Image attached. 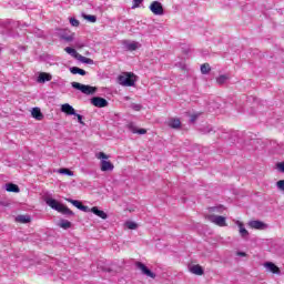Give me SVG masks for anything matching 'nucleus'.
<instances>
[{
    "label": "nucleus",
    "mask_w": 284,
    "mask_h": 284,
    "mask_svg": "<svg viewBox=\"0 0 284 284\" xmlns=\"http://www.w3.org/2000/svg\"><path fill=\"white\" fill-rule=\"evenodd\" d=\"M70 23L73 28H79V20L77 18H70Z\"/></svg>",
    "instance_id": "38"
},
{
    "label": "nucleus",
    "mask_w": 284,
    "mask_h": 284,
    "mask_svg": "<svg viewBox=\"0 0 284 284\" xmlns=\"http://www.w3.org/2000/svg\"><path fill=\"white\" fill-rule=\"evenodd\" d=\"M31 115L36 121H43V113L41 112V109L39 108H33L31 110Z\"/></svg>",
    "instance_id": "18"
},
{
    "label": "nucleus",
    "mask_w": 284,
    "mask_h": 284,
    "mask_svg": "<svg viewBox=\"0 0 284 284\" xmlns=\"http://www.w3.org/2000/svg\"><path fill=\"white\" fill-rule=\"evenodd\" d=\"M60 39H62V41H67V43H70L72 41H74V33H72V34L62 33L60 36Z\"/></svg>",
    "instance_id": "25"
},
{
    "label": "nucleus",
    "mask_w": 284,
    "mask_h": 284,
    "mask_svg": "<svg viewBox=\"0 0 284 284\" xmlns=\"http://www.w3.org/2000/svg\"><path fill=\"white\" fill-rule=\"evenodd\" d=\"M17 223H30V221H32V219L30 217V215H18L16 217Z\"/></svg>",
    "instance_id": "24"
},
{
    "label": "nucleus",
    "mask_w": 284,
    "mask_h": 284,
    "mask_svg": "<svg viewBox=\"0 0 284 284\" xmlns=\"http://www.w3.org/2000/svg\"><path fill=\"white\" fill-rule=\"evenodd\" d=\"M123 47L129 52H134V50H139V48H141V44L139 42H135V41L124 40L123 41Z\"/></svg>",
    "instance_id": "10"
},
{
    "label": "nucleus",
    "mask_w": 284,
    "mask_h": 284,
    "mask_svg": "<svg viewBox=\"0 0 284 284\" xmlns=\"http://www.w3.org/2000/svg\"><path fill=\"white\" fill-rule=\"evenodd\" d=\"M71 87L74 90H79L80 92H82V94H87V95L97 94V91H98L97 87H92L89 84H81L79 82H72Z\"/></svg>",
    "instance_id": "4"
},
{
    "label": "nucleus",
    "mask_w": 284,
    "mask_h": 284,
    "mask_svg": "<svg viewBox=\"0 0 284 284\" xmlns=\"http://www.w3.org/2000/svg\"><path fill=\"white\" fill-rule=\"evenodd\" d=\"M4 189L7 190V192H14V193H19L20 192L19 185L13 184V183H7L4 185Z\"/></svg>",
    "instance_id": "22"
},
{
    "label": "nucleus",
    "mask_w": 284,
    "mask_h": 284,
    "mask_svg": "<svg viewBox=\"0 0 284 284\" xmlns=\"http://www.w3.org/2000/svg\"><path fill=\"white\" fill-rule=\"evenodd\" d=\"M211 212H220V213H223V212H225V206L220 205V206L211 207Z\"/></svg>",
    "instance_id": "34"
},
{
    "label": "nucleus",
    "mask_w": 284,
    "mask_h": 284,
    "mask_svg": "<svg viewBox=\"0 0 284 284\" xmlns=\"http://www.w3.org/2000/svg\"><path fill=\"white\" fill-rule=\"evenodd\" d=\"M78 61H80L81 63H87L88 65H93L94 64V60L83 57V55H79Z\"/></svg>",
    "instance_id": "26"
},
{
    "label": "nucleus",
    "mask_w": 284,
    "mask_h": 284,
    "mask_svg": "<svg viewBox=\"0 0 284 284\" xmlns=\"http://www.w3.org/2000/svg\"><path fill=\"white\" fill-rule=\"evenodd\" d=\"M80 210H81V212H89V211H90V207H88V206L81 204V205H80Z\"/></svg>",
    "instance_id": "41"
},
{
    "label": "nucleus",
    "mask_w": 284,
    "mask_h": 284,
    "mask_svg": "<svg viewBox=\"0 0 284 284\" xmlns=\"http://www.w3.org/2000/svg\"><path fill=\"white\" fill-rule=\"evenodd\" d=\"M278 170H280L281 172H284V162L278 164Z\"/></svg>",
    "instance_id": "43"
},
{
    "label": "nucleus",
    "mask_w": 284,
    "mask_h": 284,
    "mask_svg": "<svg viewBox=\"0 0 284 284\" xmlns=\"http://www.w3.org/2000/svg\"><path fill=\"white\" fill-rule=\"evenodd\" d=\"M44 203L51 207V210H55V212H60V214H67L68 216H72L74 212H72L68 206L59 203V201L47 196L44 197Z\"/></svg>",
    "instance_id": "1"
},
{
    "label": "nucleus",
    "mask_w": 284,
    "mask_h": 284,
    "mask_svg": "<svg viewBox=\"0 0 284 284\" xmlns=\"http://www.w3.org/2000/svg\"><path fill=\"white\" fill-rule=\"evenodd\" d=\"M71 74H80V77H85L88 72L79 67H71L70 69Z\"/></svg>",
    "instance_id": "21"
},
{
    "label": "nucleus",
    "mask_w": 284,
    "mask_h": 284,
    "mask_svg": "<svg viewBox=\"0 0 284 284\" xmlns=\"http://www.w3.org/2000/svg\"><path fill=\"white\" fill-rule=\"evenodd\" d=\"M248 227H251V230H267V224L261 221H250Z\"/></svg>",
    "instance_id": "12"
},
{
    "label": "nucleus",
    "mask_w": 284,
    "mask_h": 284,
    "mask_svg": "<svg viewBox=\"0 0 284 284\" xmlns=\"http://www.w3.org/2000/svg\"><path fill=\"white\" fill-rule=\"evenodd\" d=\"M201 72L202 74H210V72H212V67H210V63L202 64Z\"/></svg>",
    "instance_id": "29"
},
{
    "label": "nucleus",
    "mask_w": 284,
    "mask_h": 284,
    "mask_svg": "<svg viewBox=\"0 0 284 284\" xmlns=\"http://www.w3.org/2000/svg\"><path fill=\"white\" fill-rule=\"evenodd\" d=\"M190 273L196 276H203V267L201 265H193L190 267Z\"/></svg>",
    "instance_id": "20"
},
{
    "label": "nucleus",
    "mask_w": 284,
    "mask_h": 284,
    "mask_svg": "<svg viewBox=\"0 0 284 284\" xmlns=\"http://www.w3.org/2000/svg\"><path fill=\"white\" fill-rule=\"evenodd\" d=\"M206 219L211 223H214V225H219V227L227 226V223L224 216L211 214V215H207Z\"/></svg>",
    "instance_id": "5"
},
{
    "label": "nucleus",
    "mask_w": 284,
    "mask_h": 284,
    "mask_svg": "<svg viewBox=\"0 0 284 284\" xmlns=\"http://www.w3.org/2000/svg\"><path fill=\"white\" fill-rule=\"evenodd\" d=\"M59 226L62 227V230H70V227H72V223L68 220H61Z\"/></svg>",
    "instance_id": "28"
},
{
    "label": "nucleus",
    "mask_w": 284,
    "mask_h": 284,
    "mask_svg": "<svg viewBox=\"0 0 284 284\" xmlns=\"http://www.w3.org/2000/svg\"><path fill=\"white\" fill-rule=\"evenodd\" d=\"M61 108H72V105L68 104V103H64L61 105Z\"/></svg>",
    "instance_id": "44"
},
{
    "label": "nucleus",
    "mask_w": 284,
    "mask_h": 284,
    "mask_svg": "<svg viewBox=\"0 0 284 284\" xmlns=\"http://www.w3.org/2000/svg\"><path fill=\"white\" fill-rule=\"evenodd\" d=\"M95 158L100 160V170L101 172H113L114 164L110 162V155L105 154L104 152H99L95 154Z\"/></svg>",
    "instance_id": "2"
},
{
    "label": "nucleus",
    "mask_w": 284,
    "mask_h": 284,
    "mask_svg": "<svg viewBox=\"0 0 284 284\" xmlns=\"http://www.w3.org/2000/svg\"><path fill=\"white\" fill-rule=\"evenodd\" d=\"M235 224L239 227L240 236L242 239H247L250 236V232L245 230V225L241 221H235Z\"/></svg>",
    "instance_id": "15"
},
{
    "label": "nucleus",
    "mask_w": 284,
    "mask_h": 284,
    "mask_svg": "<svg viewBox=\"0 0 284 284\" xmlns=\"http://www.w3.org/2000/svg\"><path fill=\"white\" fill-rule=\"evenodd\" d=\"M236 256H242V257H244V256H247V253H246V252H241V251H239V252L236 253Z\"/></svg>",
    "instance_id": "42"
},
{
    "label": "nucleus",
    "mask_w": 284,
    "mask_h": 284,
    "mask_svg": "<svg viewBox=\"0 0 284 284\" xmlns=\"http://www.w3.org/2000/svg\"><path fill=\"white\" fill-rule=\"evenodd\" d=\"M74 48H77L78 50H81L82 48H85V43L78 41L74 43Z\"/></svg>",
    "instance_id": "39"
},
{
    "label": "nucleus",
    "mask_w": 284,
    "mask_h": 284,
    "mask_svg": "<svg viewBox=\"0 0 284 284\" xmlns=\"http://www.w3.org/2000/svg\"><path fill=\"white\" fill-rule=\"evenodd\" d=\"M149 9L151 10V12H153V14L161 17L163 14V4H161V2L159 1H153Z\"/></svg>",
    "instance_id": "8"
},
{
    "label": "nucleus",
    "mask_w": 284,
    "mask_h": 284,
    "mask_svg": "<svg viewBox=\"0 0 284 284\" xmlns=\"http://www.w3.org/2000/svg\"><path fill=\"white\" fill-rule=\"evenodd\" d=\"M126 128L132 134H148V130L145 129H138L134 122H129Z\"/></svg>",
    "instance_id": "11"
},
{
    "label": "nucleus",
    "mask_w": 284,
    "mask_h": 284,
    "mask_svg": "<svg viewBox=\"0 0 284 284\" xmlns=\"http://www.w3.org/2000/svg\"><path fill=\"white\" fill-rule=\"evenodd\" d=\"M229 80H230V77H229V75L222 74V75H220V77L216 78V83H217L219 85H223V84L226 83V81H229Z\"/></svg>",
    "instance_id": "27"
},
{
    "label": "nucleus",
    "mask_w": 284,
    "mask_h": 284,
    "mask_svg": "<svg viewBox=\"0 0 284 284\" xmlns=\"http://www.w3.org/2000/svg\"><path fill=\"white\" fill-rule=\"evenodd\" d=\"M83 18H84L87 21H90V23H97V16L83 14Z\"/></svg>",
    "instance_id": "32"
},
{
    "label": "nucleus",
    "mask_w": 284,
    "mask_h": 284,
    "mask_svg": "<svg viewBox=\"0 0 284 284\" xmlns=\"http://www.w3.org/2000/svg\"><path fill=\"white\" fill-rule=\"evenodd\" d=\"M90 212H92V214H95V216H99V219H108V213L105 211L100 210L97 206H93Z\"/></svg>",
    "instance_id": "17"
},
{
    "label": "nucleus",
    "mask_w": 284,
    "mask_h": 284,
    "mask_svg": "<svg viewBox=\"0 0 284 284\" xmlns=\"http://www.w3.org/2000/svg\"><path fill=\"white\" fill-rule=\"evenodd\" d=\"M133 1H134L133 8H139V6H141V3H143V0H133Z\"/></svg>",
    "instance_id": "40"
},
{
    "label": "nucleus",
    "mask_w": 284,
    "mask_h": 284,
    "mask_svg": "<svg viewBox=\"0 0 284 284\" xmlns=\"http://www.w3.org/2000/svg\"><path fill=\"white\" fill-rule=\"evenodd\" d=\"M48 81H52V74L50 73H45V72H41L39 75H38V79H37V82L38 83H45Z\"/></svg>",
    "instance_id": "16"
},
{
    "label": "nucleus",
    "mask_w": 284,
    "mask_h": 284,
    "mask_svg": "<svg viewBox=\"0 0 284 284\" xmlns=\"http://www.w3.org/2000/svg\"><path fill=\"white\" fill-rule=\"evenodd\" d=\"M276 187L280 192H283L284 194V180H280L276 182Z\"/></svg>",
    "instance_id": "33"
},
{
    "label": "nucleus",
    "mask_w": 284,
    "mask_h": 284,
    "mask_svg": "<svg viewBox=\"0 0 284 284\" xmlns=\"http://www.w3.org/2000/svg\"><path fill=\"white\" fill-rule=\"evenodd\" d=\"M64 52H67V54H70L71 57H73V59L79 60V57H81V54L79 52H77L74 49L67 47L64 49Z\"/></svg>",
    "instance_id": "23"
},
{
    "label": "nucleus",
    "mask_w": 284,
    "mask_h": 284,
    "mask_svg": "<svg viewBox=\"0 0 284 284\" xmlns=\"http://www.w3.org/2000/svg\"><path fill=\"white\" fill-rule=\"evenodd\" d=\"M200 132H202V134H210V132H212V125L206 124L203 128L200 129Z\"/></svg>",
    "instance_id": "31"
},
{
    "label": "nucleus",
    "mask_w": 284,
    "mask_h": 284,
    "mask_svg": "<svg viewBox=\"0 0 284 284\" xmlns=\"http://www.w3.org/2000/svg\"><path fill=\"white\" fill-rule=\"evenodd\" d=\"M184 52H185V54H187V52H190V49H186Z\"/></svg>",
    "instance_id": "46"
},
{
    "label": "nucleus",
    "mask_w": 284,
    "mask_h": 284,
    "mask_svg": "<svg viewBox=\"0 0 284 284\" xmlns=\"http://www.w3.org/2000/svg\"><path fill=\"white\" fill-rule=\"evenodd\" d=\"M264 267L266 272H271V274H281V268L276 266L273 262H266L264 263Z\"/></svg>",
    "instance_id": "13"
},
{
    "label": "nucleus",
    "mask_w": 284,
    "mask_h": 284,
    "mask_svg": "<svg viewBox=\"0 0 284 284\" xmlns=\"http://www.w3.org/2000/svg\"><path fill=\"white\" fill-rule=\"evenodd\" d=\"M58 174H65L67 176H74V172L70 171V169H59Z\"/></svg>",
    "instance_id": "30"
},
{
    "label": "nucleus",
    "mask_w": 284,
    "mask_h": 284,
    "mask_svg": "<svg viewBox=\"0 0 284 284\" xmlns=\"http://www.w3.org/2000/svg\"><path fill=\"white\" fill-rule=\"evenodd\" d=\"M166 125L173 130H179L181 128V120L179 118H170L166 121Z\"/></svg>",
    "instance_id": "14"
},
{
    "label": "nucleus",
    "mask_w": 284,
    "mask_h": 284,
    "mask_svg": "<svg viewBox=\"0 0 284 284\" xmlns=\"http://www.w3.org/2000/svg\"><path fill=\"white\" fill-rule=\"evenodd\" d=\"M132 108H141L139 104H133Z\"/></svg>",
    "instance_id": "45"
},
{
    "label": "nucleus",
    "mask_w": 284,
    "mask_h": 284,
    "mask_svg": "<svg viewBox=\"0 0 284 284\" xmlns=\"http://www.w3.org/2000/svg\"><path fill=\"white\" fill-rule=\"evenodd\" d=\"M138 270H140V272H142V274L144 276H148L149 278H156V274H154L152 271H150V268H148V266H145V264L138 262L136 264Z\"/></svg>",
    "instance_id": "7"
},
{
    "label": "nucleus",
    "mask_w": 284,
    "mask_h": 284,
    "mask_svg": "<svg viewBox=\"0 0 284 284\" xmlns=\"http://www.w3.org/2000/svg\"><path fill=\"white\" fill-rule=\"evenodd\" d=\"M118 83L124 88H132L136 83V75L132 72H123L118 77Z\"/></svg>",
    "instance_id": "3"
},
{
    "label": "nucleus",
    "mask_w": 284,
    "mask_h": 284,
    "mask_svg": "<svg viewBox=\"0 0 284 284\" xmlns=\"http://www.w3.org/2000/svg\"><path fill=\"white\" fill-rule=\"evenodd\" d=\"M248 101H253L254 105H257L260 108H264L265 105H267V101L261 100L256 97L248 98Z\"/></svg>",
    "instance_id": "19"
},
{
    "label": "nucleus",
    "mask_w": 284,
    "mask_h": 284,
    "mask_svg": "<svg viewBox=\"0 0 284 284\" xmlns=\"http://www.w3.org/2000/svg\"><path fill=\"white\" fill-rule=\"evenodd\" d=\"M61 111L64 112V114L77 116L78 123H81V125H85V123L83 122V115L77 113L74 108H62Z\"/></svg>",
    "instance_id": "9"
},
{
    "label": "nucleus",
    "mask_w": 284,
    "mask_h": 284,
    "mask_svg": "<svg viewBox=\"0 0 284 284\" xmlns=\"http://www.w3.org/2000/svg\"><path fill=\"white\" fill-rule=\"evenodd\" d=\"M125 226L128 227V230H136V223L132 221L126 222Z\"/></svg>",
    "instance_id": "36"
},
{
    "label": "nucleus",
    "mask_w": 284,
    "mask_h": 284,
    "mask_svg": "<svg viewBox=\"0 0 284 284\" xmlns=\"http://www.w3.org/2000/svg\"><path fill=\"white\" fill-rule=\"evenodd\" d=\"M199 116H201V113L191 114L190 123H195L196 119H199Z\"/></svg>",
    "instance_id": "37"
},
{
    "label": "nucleus",
    "mask_w": 284,
    "mask_h": 284,
    "mask_svg": "<svg viewBox=\"0 0 284 284\" xmlns=\"http://www.w3.org/2000/svg\"><path fill=\"white\" fill-rule=\"evenodd\" d=\"M90 103L94 108H108L110 105L108 100H105V98H101V97H93V98H91L90 99Z\"/></svg>",
    "instance_id": "6"
},
{
    "label": "nucleus",
    "mask_w": 284,
    "mask_h": 284,
    "mask_svg": "<svg viewBox=\"0 0 284 284\" xmlns=\"http://www.w3.org/2000/svg\"><path fill=\"white\" fill-rule=\"evenodd\" d=\"M69 203H71L72 205H74V207H77L78 210H81V202H79V200H68Z\"/></svg>",
    "instance_id": "35"
}]
</instances>
